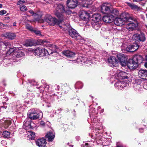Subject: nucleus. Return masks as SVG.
I'll return each instance as SVG.
<instances>
[{
	"label": "nucleus",
	"instance_id": "nucleus-1",
	"mask_svg": "<svg viewBox=\"0 0 147 147\" xmlns=\"http://www.w3.org/2000/svg\"><path fill=\"white\" fill-rule=\"evenodd\" d=\"M55 6L56 7L55 15L58 18V20L49 15H47L45 17V21L49 25L53 26L56 24L59 25L61 28L67 29V28L65 25H63L62 26L60 24L65 20L64 14H69L70 11L67 9L66 7L65 9L64 6L61 4H56Z\"/></svg>",
	"mask_w": 147,
	"mask_h": 147
},
{
	"label": "nucleus",
	"instance_id": "nucleus-2",
	"mask_svg": "<svg viewBox=\"0 0 147 147\" xmlns=\"http://www.w3.org/2000/svg\"><path fill=\"white\" fill-rule=\"evenodd\" d=\"M27 115L29 119L31 120H35L39 118H42L43 116L42 112L37 111L34 109L29 110Z\"/></svg>",
	"mask_w": 147,
	"mask_h": 147
},
{
	"label": "nucleus",
	"instance_id": "nucleus-3",
	"mask_svg": "<svg viewBox=\"0 0 147 147\" xmlns=\"http://www.w3.org/2000/svg\"><path fill=\"white\" fill-rule=\"evenodd\" d=\"M128 13H122L120 15V18H115V24L118 26H121L125 24V21L128 20H131V18L128 19Z\"/></svg>",
	"mask_w": 147,
	"mask_h": 147
},
{
	"label": "nucleus",
	"instance_id": "nucleus-4",
	"mask_svg": "<svg viewBox=\"0 0 147 147\" xmlns=\"http://www.w3.org/2000/svg\"><path fill=\"white\" fill-rule=\"evenodd\" d=\"M131 18V20H128L125 21V25H126V28L129 31L135 29L137 26L136 24L133 23L131 20H135V19L134 18L128 16V19Z\"/></svg>",
	"mask_w": 147,
	"mask_h": 147
},
{
	"label": "nucleus",
	"instance_id": "nucleus-5",
	"mask_svg": "<svg viewBox=\"0 0 147 147\" xmlns=\"http://www.w3.org/2000/svg\"><path fill=\"white\" fill-rule=\"evenodd\" d=\"M34 53L35 55L42 57L48 55L49 53L48 51L45 48H38L35 50Z\"/></svg>",
	"mask_w": 147,
	"mask_h": 147
},
{
	"label": "nucleus",
	"instance_id": "nucleus-6",
	"mask_svg": "<svg viewBox=\"0 0 147 147\" xmlns=\"http://www.w3.org/2000/svg\"><path fill=\"white\" fill-rule=\"evenodd\" d=\"M117 57L119 60V63L120 62L122 66H125L126 65V61L127 58L126 55L122 53L118 54L117 55Z\"/></svg>",
	"mask_w": 147,
	"mask_h": 147
},
{
	"label": "nucleus",
	"instance_id": "nucleus-7",
	"mask_svg": "<svg viewBox=\"0 0 147 147\" xmlns=\"http://www.w3.org/2000/svg\"><path fill=\"white\" fill-rule=\"evenodd\" d=\"M109 3H105L102 5L101 7V11L103 13H110L111 7Z\"/></svg>",
	"mask_w": 147,
	"mask_h": 147
},
{
	"label": "nucleus",
	"instance_id": "nucleus-8",
	"mask_svg": "<svg viewBox=\"0 0 147 147\" xmlns=\"http://www.w3.org/2000/svg\"><path fill=\"white\" fill-rule=\"evenodd\" d=\"M132 39L134 40L137 41H144L146 39L144 34L143 33L140 34L138 33L134 34L132 36Z\"/></svg>",
	"mask_w": 147,
	"mask_h": 147
},
{
	"label": "nucleus",
	"instance_id": "nucleus-9",
	"mask_svg": "<svg viewBox=\"0 0 147 147\" xmlns=\"http://www.w3.org/2000/svg\"><path fill=\"white\" fill-rule=\"evenodd\" d=\"M116 75L120 79H129L130 75L127 73L120 71H117L116 73Z\"/></svg>",
	"mask_w": 147,
	"mask_h": 147
},
{
	"label": "nucleus",
	"instance_id": "nucleus-10",
	"mask_svg": "<svg viewBox=\"0 0 147 147\" xmlns=\"http://www.w3.org/2000/svg\"><path fill=\"white\" fill-rule=\"evenodd\" d=\"M108 62L112 67H115L119 63V60L114 56L110 57L108 58Z\"/></svg>",
	"mask_w": 147,
	"mask_h": 147
},
{
	"label": "nucleus",
	"instance_id": "nucleus-11",
	"mask_svg": "<svg viewBox=\"0 0 147 147\" xmlns=\"http://www.w3.org/2000/svg\"><path fill=\"white\" fill-rule=\"evenodd\" d=\"M77 0H67V5L68 8L74 9L78 5Z\"/></svg>",
	"mask_w": 147,
	"mask_h": 147
},
{
	"label": "nucleus",
	"instance_id": "nucleus-12",
	"mask_svg": "<svg viewBox=\"0 0 147 147\" xmlns=\"http://www.w3.org/2000/svg\"><path fill=\"white\" fill-rule=\"evenodd\" d=\"M80 17L82 20H85L88 19L90 16L89 13L86 11L81 10L79 13Z\"/></svg>",
	"mask_w": 147,
	"mask_h": 147
},
{
	"label": "nucleus",
	"instance_id": "nucleus-13",
	"mask_svg": "<svg viewBox=\"0 0 147 147\" xmlns=\"http://www.w3.org/2000/svg\"><path fill=\"white\" fill-rule=\"evenodd\" d=\"M139 47L138 45L136 43H134L132 45L128 46L126 48L127 51L133 52L138 49Z\"/></svg>",
	"mask_w": 147,
	"mask_h": 147
},
{
	"label": "nucleus",
	"instance_id": "nucleus-14",
	"mask_svg": "<svg viewBox=\"0 0 147 147\" xmlns=\"http://www.w3.org/2000/svg\"><path fill=\"white\" fill-rule=\"evenodd\" d=\"M70 61H71L70 60ZM72 61L74 62H78V63H81L82 64L85 65V64L88 63V60H87L86 57H83L81 56H79L76 60H72Z\"/></svg>",
	"mask_w": 147,
	"mask_h": 147
},
{
	"label": "nucleus",
	"instance_id": "nucleus-15",
	"mask_svg": "<svg viewBox=\"0 0 147 147\" xmlns=\"http://www.w3.org/2000/svg\"><path fill=\"white\" fill-rule=\"evenodd\" d=\"M69 35L73 38H76L78 37H80V36L77 32L73 29H71L69 30Z\"/></svg>",
	"mask_w": 147,
	"mask_h": 147
},
{
	"label": "nucleus",
	"instance_id": "nucleus-16",
	"mask_svg": "<svg viewBox=\"0 0 147 147\" xmlns=\"http://www.w3.org/2000/svg\"><path fill=\"white\" fill-rule=\"evenodd\" d=\"M36 144L39 147H44L45 146L46 142L45 139L40 138L36 141Z\"/></svg>",
	"mask_w": 147,
	"mask_h": 147
},
{
	"label": "nucleus",
	"instance_id": "nucleus-17",
	"mask_svg": "<svg viewBox=\"0 0 147 147\" xmlns=\"http://www.w3.org/2000/svg\"><path fill=\"white\" fill-rule=\"evenodd\" d=\"M132 59L133 61H135L138 65V64L142 63L143 61V59L142 56L139 55L134 56Z\"/></svg>",
	"mask_w": 147,
	"mask_h": 147
},
{
	"label": "nucleus",
	"instance_id": "nucleus-18",
	"mask_svg": "<svg viewBox=\"0 0 147 147\" xmlns=\"http://www.w3.org/2000/svg\"><path fill=\"white\" fill-rule=\"evenodd\" d=\"M62 54L68 58H72L74 57L75 55L74 53L69 50H65L63 51Z\"/></svg>",
	"mask_w": 147,
	"mask_h": 147
},
{
	"label": "nucleus",
	"instance_id": "nucleus-19",
	"mask_svg": "<svg viewBox=\"0 0 147 147\" xmlns=\"http://www.w3.org/2000/svg\"><path fill=\"white\" fill-rule=\"evenodd\" d=\"M126 84L125 82L120 81L115 83V86L116 88L120 90H122L124 87H126Z\"/></svg>",
	"mask_w": 147,
	"mask_h": 147
},
{
	"label": "nucleus",
	"instance_id": "nucleus-20",
	"mask_svg": "<svg viewBox=\"0 0 147 147\" xmlns=\"http://www.w3.org/2000/svg\"><path fill=\"white\" fill-rule=\"evenodd\" d=\"M138 65L135 61H133V59L130 60L127 64V66L130 69H135Z\"/></svg>",
	"mask_w": 147,
	"mask_h": 147
},
{
	"label": "nucleus",
	"instance_id": "nucleus-21",
	"mask_svg": "<svg viewBox=\"0 0 147 147\" xmlns=\"http://www.w3.org/2000/svg\"><path fill=\"white\" fill-rule=\"evenodd\" d=\"M114 16H105L103 17V20L107 23H111L113 20Z\"/></svg>",
	"mask_w": 147,
	"mask_h": 147
},
{
	"label": "nucleus",
	"instance_id": "nucleus-22",
	"mask_svg": "<svg viewBox=\"0 0 147 147\" xmlns=\"http://www.w3.org/2000/svg\"><path fill=\"white\" fill-rule=\"evenodd\" d=\"M24 55V53L22 51L18 50L14 52V53L13 54V57L15 58H19L21 57Z\"/></svg>",
	"mask_w": 147,
	"mask_h": 147
},
{
	"label": "nucleus",
	"instance_id": "nucleus-23",
	"mask_svg": "<svg viewBox=\"0 0 147 147\" xmlns=\"http://www.w3.org/2000/svg\"><path fill=\"white\" fill-rule=\"evenodd\" d=\"M141 82L140 80H136L133 86L134 88L136 90H139L141 87L140 84Z\"/></svg>",
	"mask_w": 147,
	"mask_h": 147
},
{
	"label": "nucleus",
	"instance_id": "nucleus-24",
	"mask_svg": "<svg viewBox=\"0 0 147 147\" xmlns=\"http://www.w3.org/2000/svg\"><path fill=\"white\" fill-rule=\"evenodd\" d=\"M3 36L9 39H13L16 37V35L14 33L8 32L4 34Z\"/></svg>",
	"mask_w": 147,
	"mask_h": 147
},
{
	"label": "nucleus",
	"instance_id": "nucleus-25",
	"mask_svg": "<svg viewBox=\"0 0 147 147\" xmlns=\"http://www.w3.org/2000/svg\"><path fill=\"white\" fill-rule=\"evenodd\" d=\"M101 18L99 14H94L93 16V22H101L102 21L100 20Z\"/></svg>",
	"mask_w": 147,
	"mask_h": 147
},
{
	"label": "nucleus",
	"instance_id": "nucleus-26",
	"mask_svg": "<svg viewBox=\"0 0 147 147\" xmlns=\"http://www.w3.org/2000/svg\"><path fill=\"white\" fill-rule=\"evenodd\" d=\"M11 124V120H5L3 124L2 127H1L2 129L3 130L4 129L7 128Z\"/></svg>",
	"mask_w": 147,
	"mask_h": 147
},
{
	"label": "nucleus",
	"instance_id": "nucleus-27",
	"mask_svg": "<svg viewBox=\"0 0 147 147\" xmlns=\"http://www.w3.org/2000/svg\"><path fill=\"white\" fill-rule=\"evenodd\" d=\"M127 5L132 9L134 10L138 11L140 9V8L138 6L134 4L133 3H128Z\"/></svg>",
	"mask_w": 147,
	"mask_h": 147
},
{
	"label": "nucleus",
	"instance_id": "nucleus-28",
	"mask_svg": "<svg viewBox=\"0 0 147 147\" xmlns=\"http://www.w3.org/2000/svg\"><path fill=\"white\" fill-rule=\"evenodd\" d=\"M46 136L48 138L49 142H52L55 136L52 132H49L47 133Z\"/></svg>",
	"mask_w": 147,
	"mask_h": 147
},
{
	"label": "nucleus",
	"instance_id": "nucleus-29",
	"mask_svg": "<svg viewBox=\"0 0 147 147\" xmlns=\"http://www.w3.org/2000/svg\"><path fill=\"white\" fill-rule=\"evenodd\" d=\"M102 24L101 22H92V25L93 28L97 30H98Z\"/></svg>",
	"mask_w": 147,
	"mask_h": 147
},
{
	"label": "nucleus",
	"instance_id": "nucleus-30",
	"mask_svg": "<svg viewBox=\"0 0 147 147\" xmlns=\"http://www.w3.org/2000/svg\"><path fill=\"white\" fill-rule=\"evenodd\" d=\"M31 121L29 118L26 119L24 122V127H27L28 128H30L31 126Z\"/></svg>",
	"mask_w": 147,
	"mask_h": 147
},
{
	"label": "nucleus",
	"instance_id": "nucleus-31",
	"mask_svg": "<svg viewBox=\"0 0 147 147\" xmlns=\"http://www.w3.org/2000/svg\"><path fill=\"white\" fill-rule=\"evenodd\" d=\"M24 45L26 47H31L34 45V43L31 40H27L25 42Z\"/></svg>",
	"mask_w": 147,
	"mask_h": 147
},
{
	"label": "nucleus",
	"instance_id": "nucleus-32",
	"mask_svg": "<svg viewBox=\"0 0 147 147\" xmlns=\"http://www.w3.org/2000/svg\"><path fill=\"white\" fill-rule=\"evenodd\" d=\"M33 16L34 18V21H38L41 18V15H39L36 13H35V15Z\"/></svg>",
	"mask_w": 147,
	"mask_h": 147
},
{
	"label": "nucleus",
	"instance_id": "nucleus-33",
	"mask_svg": "<svg viewBox=\"0 0 147 147\" xmlns=\"http://www.w3.org/2000/svg\"><path fill=\"white\" fill-rule=\"evenodd\" d=\"M57 47L55 45H52L51 47V51L50 53L51 54H53L54 53H56Z\"/></svg>",
	"mask_w": 147,
	"mask_h": 147
},
{
	"label": "nucleus",
	"instance_id": "nucleus-34",
	"mask_svg": "<svg viewBox=\"0 0 147 147\" xmlns=\"http://www.w3.org/2000/svg\"><path fill=\"white\" fill-rule=\"evenodd\" d=\"M82 86H83L82 83L80 82H77L75 84V87L76 88H81Z\"/></svg>",
	"mask_w": 147,
	"mask_h": 147
},
{
	"label": "nucleus",
	"instance_id": "nucleus-35",
	"mask_svg": "<svg viewBox=\"0 0 147 147\" xmlns=\"http://www.w3.org/2000/svg\"><path fill=\"white\" fill-rule=\"evenodd\" d=\"M29 136H30L31 137H30L31 140H34L35 136V134L34 132L32 131H29L28 134Z\"/></svg>",
	"mask_w": 147,
	"mask_h": 147
},
{
	"label": "nucleus",
	"instance_id": "nucleus-36",
	"mask_svg": "<svg viewBox=\"0 0 147 147\" xmlns=\"http://www.w3.org/2000/svg\"><path fill=\"white\" fill-rule=\"evenodd\" d=\"M110 13H112L116 16H117L119 14L118 11L115 9H113L111 8V11Z\"/></svg>",
	"mask_w": 147,
	"mask_h": 147
},
{
	"label": "nucleus",
	"instance_id": "nucleus-37",
	"mask_svg": "<svg viewBox=\"0 0 147 147\" xmlns=\"http://www.w3.org/2000/svg\"><path fill=\"white\" fill-rule=\"evenodd\" d=\"M3 136L5 138H9L10 135V133L7 131H5L3 132Z\"/></svg>",
	"mask_w": 147,
	"mask_h": 147
},
{
	"label": "nucleus",
	"instance_id": "nucleus-38",
	"mask_svg": "<svg viewBox=\"0 0 147 147\" xmlns=\"http://www.w3.org/2000/svg\"><path fill=\"white\" fill-rule=\"evenodd\" d=\"M32 32H34L37 36H42L41 32L40 31L38 30L35 28Z\"/></svg>",
	"mask_w": 147,
	"mask_h": 147
},
{
	"label": "nucleus",
	"instance_id": "nucleus-39",
	"mask_svg": "<svg viewBox=\"0 0 147 147\" xmlns=\"http://www.w3.org/2000/svg\"><path fill=\"white\" fill-rule=\"evenodd\" d=\"M26 28L31 32H32L34 29L29 24H27L26 25Z\"/></svg>",
	"mask_w": 147,
	"mask_h": 147
},
{
	"label": "nucleus",
	"instance_id": "nucleus-40",
	"mask_svg": "<svg viewBox=\"0 0 147 147\" xmlns=\"http://www.w3.org/2000/svg\"><path fill=\"white\" fill-rule=\"evenodd\" d=\"M3 105L1 106V109L4 108L6 109L8 106V105L5 102H3Z\"/></svg>",
	"mask_w": 147,
	"mask_h": 147
},
{
	"label": "nucleus",
	"instance_id": "nucleus-41",
	"mask_svg": "<svg viewBox=\"0 0 147 147\" xmlns=\"http://www.w3.org/2000/svg\"><path fill=\"white\" fill-rule=\"evenodd\" d=\"M26 0H19L17 3V5H20L23 3H25Z\"/></svg>",
	"mask_w": 147,
	"mask_h": 147
},
{
	"label": "nucleus",
	"instance_id": "nucleus-42",
	"mask_svg": "<svg viewBox=\"0 0 147 147\" xmlns=\"http://www.w3.org/2000/svg\"><path fill=\"white\" fill-rule=\"evenodd\" d=\"M20 11H26L27 10L26 7L25 5H23V6L20 7Z\"/></svg>",
	"mask_w": 147,
	"mask_h": 147
},
{
	"label": "nucleus",
	"instance_id": "nucleus-43",
	"mask_svg": "<svg viewBox=\"0 0 147 147\" xmlns=\"http://www.w3.org/2000/svg\"><path fill=\"white\" fill-rule=\"evenodd\" d=\"M16 47L10 48L9 49V51H8V52H10L11 53H13L14 52L16 51Z\"/></svg>",
	"mask_w": 147,
	"mask_h": 147
},
{
	"label": "nucleus",
	"instance_id": "nucleus-44",
	"mask_svg": "<svg viewBox=\"0 0 147 147\" xmlns=\"http://www.w3.org/2000/svg\"><path fill=\"white\" fill-rule=\"evenodd\" d=\"M6 11L4 10H2L0 11V15H2L6 13Z\"/></svg>",
	"mask_w": 147,
	"mask_h": 147
},
{
	"label": "nucleus",
	"instance_id": "nucleus-45",
	"mask_svg": "<svg viewBox=\"0 0 147 147\" xmlns=\"http://www.w3.org/2000/svg\"><path fill=\"white\" fill-rule=\"evenodd\" d=\"M29 12L32 14V16H34L35 15V13H34V11L32 10H30L29 11Z\"/></svg>",
	"mask_w": 147,
	"mask_h": 147
},
{
	"label": "nucleus",
	"instance_id": "nucleus-46",
	"mask_svg": "<svg viewBox=\"0 0 147 147\" xmlns=\"http://www.w3.org/2000/svg\"><path fill=\"white\" fill-rule=\"evenodd\" d=\"M140 17L143 20H144L145 19V17L143 15L141 14L140 15Z\"/></svg>",
	"mask_w": 147,
	"mask_h": 147
},
{
	"label": "nucleus",
	"instance_id": "nucleus-47",
	"mask_svg": "<svg viewBox=\"0 0 147 147\" xmlns=\"http://www.w3.org/2000/svg\"><path fill=\"white\" fill-rule=\"evenodd\" d=\"M45 123L43 121H41L40 122V125L43 126L45 125Z\"/></svg>",
	"mask_w": 147,
	"mask_h": 147
},
{
	"label": "nucleus",
	"instance_id": "nucleus-48",
	"mask_svg": "<svg viewBox=\"0 0 147 147\" xmlns=\"http://www.w3.org/2000/svg\"><path fill=\"white\" fill-rule=\"evenodd\" d=\"M4 99H5V100H5V101H7L8 100V99L7 98V97H3V100Z\"/></svg>",
	"mask_w": 147,
	"mask_h": 147
},
{
	"label": "nucleus",
	"instance_id": "nucleus-49",
	"mask_svg": "<svg viewBox=\"0 0 147 147\" xmlns=\"http://www.w3.org/2000/svg\"><path fill=\"white\" fill-rule=\"evenodd\" d=\"M144 0H133L134 1H136V2H138L140 1H143Z\"/></svg>",
	"mask_w": 147,
	"mask_h": 147
},
{
	"label": "nucleus",
	"instance_id": "nucleus-50",
	"mask_svg": "<svg viewBox=\"0 0 147 147\" xmlns=\"http://www.w3.org/2000/svg\"><path fill=\"white\" fill-rule=\"evenodd\" d=\"M143 130V129L142 128H141V129H139V131H140V132L141 133L143 132V131H142Z\"/></svg>",
	"mask_w": 147,
	"mask_h": 147
},
{
	"label": "nucleus",
	"instance_id": "nucleus-51",
	"mask_svg": "<svg viewBox=\"0 0 147 147\" xmlns=\"http://www.w3.org/2000/svg\"><path fill=\"white\" fill-rule=\"evenodd\" d=\"M104 111V109H101V111H100V113H102V112H103Z\"/></svg>",
	"mask_w": 147,
	"mask_h": 147
},
{
	"label": "nucleus",
	"instance_id": "nucleus-52",
	"mask_svg": "<svg viewBox=\"0 0 147 147\" xmlns=\"http://www.w3.org/2000/svg\"><path fill=\"white\" fill-rule=\"evenodd\" d=\"M16 22H15L13 23V26H16Z\"/></svg>",
	"mask_w": 147,
	"mask_h": 147
},
{
	"label": "nucleus",
	"instance_id": "nucleus-53",
	"mask_svg": "<svg viewBox=\"0 0 147 147\" xmlns=\"http://www.w3.org/2000/svg\"><path fill=\"white\" fill-rule=\"evenodd\" d=\"M145 67L147 68V62L145 63L144 64Z\"/></svg>",
	"mask_w": 147,
	"mask_h": 147
},
{
	"label": "nucleus",
	"instance_id": "nucleus-54",
	"mask_svg": "<svg viewBox=\"0 0 147 147\" xmlns=\"http://www.w3.org/2000/svg\"><path fill=\"white\" fill-rule=\"evenodd\" d=\"M3 143H5V141H2L1 142V144H3Z\"/></svg>",
	"mask_w": 147,
	"mask_h": 147
},
{
	"label": "nucleus",
	"instance_id": "nucleus-55",
	"mask_svg": "<svg viewBox=\"0 0 147 147\" xmlns=\"http://www.w3.org/2000/svg\"><path fill=\"white\" fill-rule=\"evenodd\" d=\"M17 108L18 109V111H19V110L20 109V107H19V106H18Z\"/></svg>",
	"mask_w": 147,
	"mask_h": 147
},
{
	"label": "nucleus",
	"instance_id": "nucleus-56",
	"mask_svg": "<svg viewBox=\"0 0 147 147\" xmlns=\"http://www.w3.org/2000/svg\"><path fill=\"white\" fill-rule=\"evenodd\" d=\"M3 24L2 23H1L0 22V25L1 26H2V25H3Z\"/></svg>",
	"mask_w": 147,
	"mask_h": 147
},
{
	"label": "nucleus",
	"instance_id": "nucleus-57",
	"mask_svg": "<svg viewBox=\"0 0 147 147\" xmlns=\"http://www.w3.org/2000/svg\"><path fill=\"white\" fill-rule=\"evenodd\" d=\"M145 59L147 61V55L145 56Z\"/></svg>",
	"mask_w": 147,
	"mask_h": 147
},
{
	"label": "nucleus",
	"instance_id": "nucleus-58",
	"mask_svg": "<svg viewBox=\"0 0 147 147\" xmlns=\"http://www.w3.org/2000/svg\"><path fill=\"white\" fill-rule=\"evenodd\" d=\"M117 147H123L121 146L117 145Z\"/></svg>",
	"mask_w": 147,
	"mask_h": 147
},
{
	"label": "nucleus",
	"instance_id": "nucleus-59",
	"mask_svg": "<svg viewBox=\"0 0 147 147\" xmlns=\"http://www.w3.org/2000/svg\"><path fill=\"white\" fill-rule=\"evenodd\" d=\"M2 7V5L1 4H0V8Z\"/></svg>",
	"mask_w": 147,
	"mask_h": 147
},
{
	"label": "nucleus",
	"instance_id": "nucleus-60",
	"mask_svg": "<svg viewBox=\"0 0 147 147\" xmlns=\"http://www.w3.org/2000/svg\"><path fill=\"white\" fill-rule=\"evenodd\" d=\"M96 139H98V138H98V136H97V134H96Z\"/></svg>",
	"mask_w": 147,
	"mask_h": 147
},
{
	"label": "nucleus",
	"instance_id": "nucleus-61",
	"mask_svg": "<svg viewBox=\"0 0 147 147\" xmlns=\"http://www.w3.org/2000/svg\"><path fill=\"white\" fill-rule=\"evenodd\" d=\"M96 119L95 118H94V119H93V121H94V122H95V121L96 120Z\"/></svg>",
	"mask_w": 147,
	"mask_h": 147
},
{
	"label": "nucleus",
	"instance_id": "nucleus-62",
	"mask_svg": "<svg viewBox=\"0 0 147 147\" xmlns=\"http://www.w3.org/2000/svg\"><path fill=\"white\" fill-rule=\"evenodd\" d=\"M100 109V107H98V109L99 110Z\"/></svg>",
	"mask_w": 147,
	"mask_h": 147
},
{
	"label": "nucleus",
	"instance_id": "nucleus-63",
	"mask_svg": "<svg viewBox=\"0 0 147 147\" xmlns=\"http://www.w3.org/2000/svg\"><path fill=\"white\" fill-rule=\"evenodd\" d=\"M73 146L72 145H71L69 146L70 147H73Z\"/></svg>",
	"mask_w": 147,
	"mask_h": 147
},
{
	"label": "nucleus",
	"instance_id": "nucleus-64",
	"mask_svg": "<svg viewBox=\"0 0 147 147\" xmlns=\"http://www.w3.org/2000/svg\"><path fill=\"white\" fill-rule=\"evenodd\" d=\"M91 138H92V137H93V135H91Z\"/></svg>",
	"mask_w": 147,
	"mask_h": 147
}]
</instances>
